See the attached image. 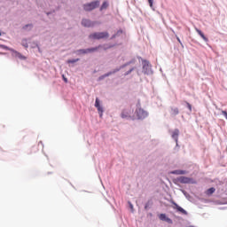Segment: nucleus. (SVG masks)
<instances>
[{
  "instance_id": "f257e3e1",
  "label": "nucleus",
  "mask_w": 227,
  "mask_h": 227,
  "mask_svg": "<svg viewBox=\"0 0 227 227\" xmlns=\"http://www.w3.org/2000/svg\"><path fill=\"white\" fill-rule=\"evenodd\" d=\"M90 40H102L103 38H109V33L107 32H96L89 35Z\"/></svg>"
},
{
  "instance_id": "f03ea898",
  "label": "nucleus",
  "mask_w": 227,
  "mask_h": 227,
  "mask_svg": "<svg viewBox=\"0 0 227 227\" xmlns=\"http://www.w3.org/2000/svg\"><path fill=\"white\" fill-rule=\"evenodd\" d=\"M100 6V1H94L89 4H86L83 5V9L85 12H91L92 10H95V8H98Z\"/></svg>"
},
{
  "instance_id": "7ed1b4c3",
  "label": "nucleus",
  "mask_w": 227,
  "mask_h": 227,
  "mask_svg": "<svg viewBox=\"0 0 227 227\" xmlns=\"http://www.w3.org/2000/svg\"><path fill=\"white\" fill-rule=\"evenodd\" d=\"M136 113L138 120H145V118L148 116V113H146V111L143 110L142 108H137Z\"/></svg>"
},
{
  "instance_id": "20e7f679",
  "label": "nucleus",
  "mask_w": 227,
  "mask_h": 227,
  "mask_svg": "<svg viewBox=\"0 0 227 227\" xmlns=\"http://www.w3.org/2000/svg\"><path fill=\"white\" fill-rule=\"evenodd\" d=\"M178 182H180V184H196V181H194V179L185 176H180L178 178Z\"/></svg>"
},
{
  "instance_id": "39448f33",
  "label": "nucleus",
  "mask_w": 227,
  "mask_h": 227,
  "mask_svg": "<svg viewBox=\"0 0 227 227\" xmlns=\"http://www.w3.org/2000/svg\"><path fill=\"white\" fill-rule=\"evenodd\" d=\"M96 22H93L90 20H82V25L84 26V27H93V26H95Z\"/></svg>"
},
{
  "instance_id": "423d86ee",
  "label": "nucleus",
  "mask_w": 227,
  "mask_h": 227,
  "mask_svg": "<svg viewBox=\"0 0 227 227\" xmlns=\"http://www.w3.org/2000/svg\"><path fill=\"white\" fill-rule=\"evenodd\" d=\"M159 217L160 221H166V223H168V224H173V220L166 216V214H160Z\"/></svg>"
},
{
  "instance_id": "0eeeda50",
  "label": "nucleus",
  "mask_w": 227,
  "mask_h": 227,
  "mask_svg": "<svg viewBox=\"0 0 227 227\" xmlns=\"http://www.w3.org/2000/svg\"><path fill=\"white\" fill-rule=\"evenodd\" d=\"M96 51H98V48H90V49H86V50H79V52H81L82 54H88L90 52H95Z\"/></svg>"
},
{
  "instance_id": "6e6552de",
  "label": "nucleus",
  "mask_w": 227,
  "mask_h": 227,
  "mask_svg": "<svg viewBox=\"0 0 227 227\" xmlns=\"http://www.w3.org/2000/svg\"><path fill=\"white\" fill-rule=\"evenodd\" d=\"M174 208H176L177 212L184 214V215H187V211H185V209H184L182 207L178 206V204L174 203Z\"/></svg>"
},
{
  "instance_id": "1a4fd4ad",
  "label": "nucleus",
  "mask_w": 227,
  "mask_h": 227,
  "mask_svg": "<svg viewBox=\"0 0 227 227\" xmlns=\"http://www.w3.org/2000/svg\"><path fill=\"white\" fill-rule=\"evenodd\" d=\"M178 136H180V130L175 129L172 132V138L175 139L176 143H178Z\"/></svg>"
},
{
  "instance_id": "9d476101",
  "label": "nucleus",
  "mask_w": 227,
  "mask_h": 227,
  "mask_svg": "<svg viewBox=\"0 0 227 227\" xmlns=\"http://www.w3.org/2000/svg\"><path fill=\"white\" fill-rule=\"evenodd\" d=\"M180 111L178 110V107H171L170 108V114L171 116H176L179 114Z\"/></svg>"
},
{
  "instance_id": "9b49d317",
  "label": "nucleus",
  "mask_w": 227,
  "mask_h": 227,
  "mask_svg": "<svg viewBox=\"0 0 227 227\" xmlns=\"http://www.w3.org/2000/svg\"><path fill=\"white\" fill-rule=\"evenodd\" d=\"M195 30L198 33V35H200V36L204 40V42H208V38H207V36H205V34H203V32H201V30H200L199 28H195Z\"/></svg>"
},
{
  "instance_id": "f8f14e48",
  "label": "nucleus",
  "mask_w": 227,
  "mask_h": 227,
  "mask_svg": "<svg viewBox=\"0 0 227 227\" xmlns=\"http://www.w3.org/2000/svg\"><path fill=\"white\" fill-rule=\"evenodd\" d=\"M171 173H172V175H186L187 171H185V170H174Z\"/></svg>"
},
{
  "instance_id": "ddd939ff",
  "label": "nucleus",
  "mask_w": 227,
  "mask_h": 227,
  "mask_svg": "<svg viewBox=\"0 0 227 227\" xmlns=\"http://www.w3.org/2000/svg\"><path fill=\"white\" fill-rule=\"evenodd\" d=\"M215 192V188L211 187V188L207 190L206 194L207 196H212V194H214Z\"/></svg>"
},
{
  "instance_id": "4468645a",
  "label": "nucleus",
  "mask_w": 227,
  "mask_h": 227,
  "mask_svg": "<svg viewBox=\"0 0 227 227\" xmlns=\"http://www.w3.org/2000/svg\"><path fill=\"white\" fill-rule=\"evenodd\" d=\"M107 8H109V3H107V1L103 2L100 10H107Z\"/></svg>"
},
{
  "instance_id": "2eb2a0df",
  "label": "nucleus",
  "mask_w": 227,
  "mask_h": 227,
  "mask_svg": "<svg viewBox=\"0 0 227 227\" xmlns=\"http://www.w3.org/2000/svg\"><path fill=\"white\" fill-rule=\"evenodd\" d=\"M121 116V118H129V114L127 110H124V111H122Z\"/></svg>"
},
{
  "instance_id": "dca6fc26",
  "label": "nucleus",
  "mask_w": 227,
  "mask_h": 227,
  "mask_svg": "<svg viewBox=\"0 0 227 227\" xmlns=\"http://www.w3.org/2000/svg\"><path fill=\"white\" fill-rule=\"evenodd\" d=\"M0 47H1L2 49H4L5 51H13V49L9 48V47L6 46V45H1Z\"/></svg>"
},
{
  "instance_id": "f3484780",
  "label": "nucleus",
  "mask_w": 227,
  "mask_h": 227,
  "mask_svg": "<svg viewBox=\"0 0 227 227\" xmlns=\"http://www.w3.org/2000/svg\"><path fill=\"white\" fill-rule=\"evenodd\" d=\"M77 61H79V59H68L67 63H77Z\"/></svg>"
},
{
  "instance_id": "a211bd4d",
  "label": "nucleus",
  "mask_w": 227,
  "mask_h": 227,
  "mask_svg": "<svg viewBox=\"0 0 227 227\" xmlns=\"http://www.w3.org/2000/svg\"><path fill=\"white\" fill-rule=\"evenodd\" d=\"M95 107H100V101L98 100V98H96Z\"/></svg>"
},
{
  "instance_id": "6ab92c4d",
  "label": "nucleus",
  "mask_w": 227,
  "mask_h": 227,
  "mask_svg": "<svg viewBox=\"0 0 227 227\" xmlns=\"http://www.w3.org/2000/svg\"><path fill=\"white\" fill-rule=\"evenodd\" d=\"M22 45L23 47H25L26 49H27L28 45H27V42L26 40L22 41Z\"/></svg>"
},
{
  "instance_id": "aec40b11",
  "label": "nucleus",
  "mask_w": 227,
  "mask_h": 227,
  "mask_svg": "<svg viewBox=\"0 0 227 227\" xmlns=\"http://www.w3.org/2000/svg\"><path fill=\"white\" fill-rule=\"evenodd\" d=\"M97 109L98 113H101V115H102V114L104 113V109L102 108V106H97Z\"/></svg>"
},
{
  "instance_id": "412c9836",
  "label": "nucleus",
  "mask_w": 227,
  "mask_h": 227,
  "mask_svg": "<svg viewBox=\"0 0 227 227\" xmlns=\"http://www.w3.org/2000/svg\"><path fill=\"white\" fill-rule=\"evenodd\" d=\"M151 8H153V0H148Z\"/></svg>"
},
{
  "instance_id": "4be33fe9",
  "label": "nucleus",
  "mask_w": 227,
  "mask_h": 227,
  "mask_svg": "<svg viewBox=\"0 0 227 227\" xmlns=\"http://www.w3.org/2000/svg\"><path fill=\"white\" fill-rule=\"evenodd\" d=\"M187 107L189 111H192V106H191V104L187 103Z\"/></svg>"
},
{
  "instance_id": "5701e85b",
  "label": "nucleus",
  "mask_w": 227,
  "mask_h": 227,
  "mask_svg": "<svg viewBox=\"0 0 227 227\" xmlns=\"http://www.w3.org/2000/svg\"><path fill=\"white\" fill-rule=\"evenodd\" d=\"M108 75H111V73L105 74V77H108Z\"/></svg>"
},
{
  "instance_id": "b1692460",
  "label": "nucleus",
  "mask_w": 227,
  "mask_h": 227,
  "mask_svg": "<svg viewBox=\"0 0 227 227\" xmlns=\"http://www.w3.org/2000/svg\"><path fill=\"white\" fill-rule=\"evenodd\" d=\"M65 82H68V80L67 78H64Z\"/></svg>"
},
{
  "instance_id": "393cba45",
  "label": "nucleus",
  "mask_w": 227,
  "mask_h": 227,
  "mask_svg": "<svg viewBox=\"0 0 227 227\" xmlns=\"http://www.w3.org/2000/svg\"><path fill=\"white\" fill-rule=\"evenodd\" d=\"M145 210L148 209V205H145Z\"/></svg>"
},
{
  "instance_id": "a878e982",
  "label": "nucleus",
  "mask_w": 227,
  "mask_h": 227,
  "mask_svg": "<svg viewBox=\"0 0 227 227\" xmlns=\"http://www.w3.org/2000/svg\"><path fill=\"white\" fill-rule=\"evenodd\" d=\"M177 42H179V43H180V38H178V37H177Z\"/></svg>"
},
{
  "instance_id": "bb28decb",
  "label": "nucleus",
  "mask_w": 227,
  "mask_h": 227,
  "mask_svg": "<svg viewBox=\"0 0 227 227\" xmlns=\"http://www.w3.org/2000/svg\"><path fill=\"white\" fill-rule=\"evenodd\" d=\"M130 207H131V208H133V206H132V204H130Z\"/></svg>"
},
{
  "instance_id": "cd10ccee",
  "label": "nucleus",
  "mask_w": 227,
  "mask_h": 227,
  "mask_svg": "<svg viewBox=\"0 0 227 227\" xmlns=\"http://www.w3.org/2000/svg\"><path fill=\"white\" fill-rule=\"evenodd\" d=\"M132 71V69H130V71L129 72H131Z\"/></svg>"
}]
</instances>
